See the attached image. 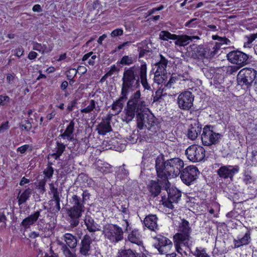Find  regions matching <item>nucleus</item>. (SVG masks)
I'll return each mask as SVG.
<instances>
[{
    "instance_id": "17",
    "label": "nucleus",
    "mask_w": 257,
    "mask_h": 257,
    "mask_svg": "<svg viewBox=\"0 0 257 257\" xmlns=\"http://www.w3.org/2000/svg\"><path fill=\"white\" fill-rule=\"evenodd\" d=\"M239 167L237 166H224L217 171L218 175L224 179L228 178L232 179L233 176L238 172Z\"/></svg>"
},
{
    "instance_id": "30",
    "label": "nucleus",
    "mask_w": 257,
    "mask_h": 257,
    "mask_svg": "<svg viewBox=\"0 0 257 257\" xmlns=\"http://www.w3.org/2000/svg\"><path fill=\"white\" fill-rule=\"evenodd\" d=\"M95 166L97 170L101 173H106L110 171V166L101 160H98L95 163Z\"/></svg>"
},
{
    "instance_id": "49",
    "label": "nucleus",
    "mask_w": 257,
    "mask_h": 257,
    "mask_svg": "<svg viewBox=\"0 0 257 257\" xmlns=\"http://www.w3.org/2000/svg\"><path fill=\"white\" fill-rule=\"evenodd\" d=\"M10 101L9 96L6 95H0V105H7Z\"/></svg>"
},
{
    "instance_id": "54",
    "label": "nucleus",
    "mask_w": 257,
    "mask_h": 257,
    "mask_svg": "<svg viewBox=\"0 0 257 257\" xmlns=\"http://www.w3.org/2000/svg\"><path fill=\"white\" fill-rule=\"evenodd\" d=\"M123 31L122 29H116L113 30L110 33L111 37L114 38L117 36H120L123 35Z\"/></svg>"
},
{
    "instance_id": "44",
    "label": "nucleus",
    "mask_w": 257,
    "mask_h": 257,
    "mask_svg": "<svg viewBox=\"0 0 257 257\" xmlns=\"http://www.w3.org/2000/svg\"><path fill=\"white\" fill-rule=\"evenodd\" d=\"M99 135L105 137V138L108 139L109 137H112L114 134L112 130H96Z\"/></svg>"
},
{
    "instance_id": "31",
    "label": "nucleus",
    "mask_w": 257,
    "mask_h": 257,
    "mask_svg": "<svg viewBox=\"0 0 257 257\" xmlns=\"http://www.w3.org/2000/svg\"><path fill=\"white\" fill-rule=\"evenodd\" d=\"M136 61V58L132 57L131 56L124 55L122 56L121 59L116 63L117 65H131Z\"/></svg>"
},
{
    "instance_id": "56",
    "label": "nucleus",
    "mask_w": 257,
    "mask_h": 257,
    "mask_svg": "<svg viewBox=\"0 0 257 257\" xmlns=\"http://www.w3.org/2000/svg\"><path fill=\"white\" fill-rule=\"evenodd\" d=\"M240 66H231L228 67L227 70V73L229 74H233L234 73H236L237 70L240 68Z\"/></svg>"
},
{
    "instance_id": "23",
    "label": "nucleus",
    "mask_w": 257,
    "mask_h": 257,
    "mask_svg": "<svg viewBox=\"0 0 257 257\" xmlns=\"http://www.w3.org/2000/svg\"><path fill=\"white\" fill-rule=\"evenodd\" d=\"M127 239L132 243L139 246L143 245L142 235L138 229H135L129 233L127 236Z\"/></svg>"
},
{
    "instance_id": "63",
    "label": "nucleus",
    "mask_w": 257,
    "mask_h": 257,
    "mask_svg": "<svg viewBox=\"0 0 257 257\" xmlns=\"http://www.w3.org/2000/svg\"><path fill=\"white\" fill-rule=\"evenodd\" d=\"M151 51H152V50H150V49H148V50L144 49H141L140 53H139V58H140L143 57L145 56V55L147 54V53H149V52H151Z\"/></svg>"
},
{
    "instance_id": "45",
    "label": "nucleus",
    "mask_w": 257,
    "mask_h": 257,
    "mask_svg": "<svg viewBox=\"0 0 257 257\" xmlns=\"http://www.w3.org/2000/svg\"><path fill=\"white\" fill-rule=\"evenodd\" d=\"M60 136L64 139L71 140L73 137L72 130H64V132H61Z\"/></svg>"
},
{
    "instance_id": "18",
    "label": "nucleus",
    "mask_w": 257,
    "mask_h": 257,
    "mask_svg": "<svg viewBox=\"0 0 257 257\" xmlns=\"http://www.w3.org/2000/svg\"><path fill=\"white\" fill-rule=\"evenodd\" d=\"M251 233L250 231H247L243 235H238L233 239L234 248H238L243 245L249 244L251 241Z\"/></svg>"
},
{
    "instance_id": "28",
    "label": "nucleus",
    "mask_w": 257,
    "mask_h": 257,
    "mask_svg": "<svg viewBox=\"0 0 257 257\" xmlns=\"http://www.w3.org/2000/svg\"><path fill=\"white\" fill-rule=\"evenodd\" d=\"M84 221L87 229L90 232H95L99 230L98 225L94 223L93 219L90 216H85Z\"/></svg>"
},
{
    "instance_id": "20",
    "label": "nucleus",
    "mask_w": 257,
    "mask_h": 257,
    "mask_svg": "<svg viewBox=\"0 0 257 257\" xmlns=\"http://www.w3.org/2000/svg\"><path fill=\"white\" fill-rule=\"evenodd\" d=\"M144 223L151 230L155 231L158 229V218L156 215L150 214L147 216L144 219Z\"/></svg>"
},
{
    "instance_id": "38",
    "label": "nucleus",
    "mask_w": 257,
    "mask_h": 257,
    "mask_svg": "<svg viewBox=\"0 0 257 257\" xmlns=\"http://www.w3.org/2000/svg\"><path fill=\"white\" fill-rule=\"evenodd\" d=\"M117 257H137V256L132 249H127L119 250Z\"/></svg>"
},
{
    "instance_id": "64",
    "label": "nucleus",
    "mask_w": 257,
    "mask_h": 257,
    "mask_svg": "<svg viewBox=\"0 0 257 257\" xmlns=\"http://www.w3.org/2000/svg\"><path fill=\"white\" fill-rule=\"evenodd\" d=\"M247 40L252 43L257 38V33L256 34H252L248 36H246Z\"/></svg>"
},
{
    "instance_id": "58",
    "label": "nucleus",
    "mask_w": 257,
    "mask_h": 257,
    "mask_svg": "<svg viewBox=\"0 0 257 257\" xmlns=\"http://www.w3.org/2000/svg\"><path fill=\"white\" fill-rule=\"evenodd\" d=\"M119 71V69L116 67L115 65H113L111 66L110 69L106 73V75L111 76L114 72H118Z\"/></svg>"
},
{
    "instance_id": "29",
    "label": "nucleus",
    "mask_w": 257,
    "mask_h": 257,
    "mask_svg": "<svg viewBox=\"0 0 257 257\" xmlns=\"http://www.w3.org/2000/svg\"><path fill=\"white\" fill-rule=\"evenodd\" d=\"M224 78L223 75L217 73L214 76L213 80L210 82L211 85L214 86L220 91H223L224 87L222 85V84L224 82Z\"/></svg>"
},
{
    "instance_id": "3",
    "label": "nucleus",
    "mask_w": 257,
    "mask_h": 257,
    "mask_svg": "<svg viewBox=\"0 0 257 257\" xmlns=\"http://www.w3.org/2000/svg\"><path fill=\"white\" fill-rule=\"evenodd\" d=\"M191 229L188 221L182 220L179 224L178 232L174 236L175 246L178 253L187 255L192 245L190 233Z\"/></svg>"
},
{
    "instance_id": "10",
    "label": "nucleus",
    "mask_w": 257,
    "mask_h": 257,
    "mask_svg": "<svg viewBox=\"0 0 257 257\" xmlns=\"http://www.w3.org/2000/svg\"><path fill=\"white\" fill-rule=\"evenodd\" d=\"M226 57L231 63L235 64L240 67L249 63L248 55L240 51H232L227 54Z\"/></svg>"
},
{
    "instance_id": "52",
    "label": "nucleus",
    "mask_w": 257,
    "mask_h": 257,
    "mask_svg": "<svg viewBox=\"0 0 257 257\" xmlns=\"http://www.w3.org/2000/svg\"><path fill=\"white\" fill-rule=\"evenodd\" d=\"M12 52L14 53V55L17 56L18 58L21 57L24 55V49L22 46H20L16 49L12 50Z\"/></svg>"
},
{
    "instance_id": "37",
    "label": "nucleus",
    "mask_w": 257,
    "mask_h": 257,
    "mask_svg": "<svg viewBox=\"0 0 257 257\" xmlns=\"http://www.w3.org/2000/svg\"><path fill=\"white\" fill-rule=\"evenodd\" d=\"M33 49L44 53V52H49L51 51V49H48L46 45H42L41 44L37 42H34L33 43Z\"/></svg>"
},
{
    "instance_id": "57",
    "label": "nucleus",
    "mask_w": 257,
    "mask_h": 257,
    "mask_svg": "<svg viewBox=\"0 0 257 257\" xmlns=\"http://www.w3.org/2000/svg\"><path fill=\"white\" fill-rule=\"evenodd\" d=\"M191 128H202V125L198 119H194L190 124Z\"/></svg>"
},
{
    "instance_id": "16",
    "label": "nucleus",
    "mask_w": 257,
    "mask_h": 257,
    "mask_svg": "<svg viewBox=\"0 0 257 257\" xmlns=\"http://www.w3.org/2000/svg\"><path fill=\"white\" fill-rule=\"evenodd\" d=\"M144 130H134L130 135L126 137L127 143L135 144L137 143L139 140L140 142L143 140L146 141L149 140V137L148 136V133L146 131H143Z\"/></svg>"
},
{
    "instance_id": "48",
    "label": "nucleus",
    "mask_w": 257,
    "mask_h": 257,
    "mask_svg": "<svg viewBox=\"0 0 257 257\" xmlns=\"http://www.w3.org/2000/svg\"><path fill=\"white\" fill-rule=\"evenodd\" d=\"M177 79H180V80H187L188 78H185V76L184 75H178V76L172 75L171 76V78H170L168 83L167 85H168V84L171 85L172 83L175 82V81Z\"/></svg>"
},
{
    "instance_id": "19",
    "label": "nucleus",
    "mask_w": 257,
    "mask_h": 257,
    "mask_svg": "<svg viewBox=\"0 0 257 257\" xmlns=\"http://www.w3.org/2000/svg\"><path fill=\"white\" fill-rule=\"evenodd\" d=\"M92 243L91 237L88 235H85L82 239L80 243V253L83 255H88L90 250V244Z\"/></svg>"
},
{
    "instance_id": "5",
    "label": "nucleus",
    "mask_w": 257,
    "mask_h": 257,
    "mask_svg": "<svg viewBox=\"0 0 257 257\" xmlns=\"http://www.w3.org/2000/svg\"><path fill=\"white\" fill-rule=\"evenodd\" d=\"M72 206L68 209L67 214L70 218V223L71 226H77L79 222V218L85 211L83 201L80 197L76 195L72 196L70 201Z\"/></svg>"
},
{
    "instance_id": "50",
    "label": "nucleus",
    "mask_w": 257,
    "mask_h": 257,
    "mask_svg": "<svg viewBox=\"0 0 257 257\" xmlns=\"http://www.w3.org/2000/svg\"><path fill=\"white\" fill-rule=\"evenodd\" d=\"M63 252L65 257H76L75 253L71 252L66 245L64 244L62 247Z\"/></svg>"
},
{
    "instance_id": "2",
    "label": "nucleus",
    "mask_w": 257,
    "mask_h": 257,
    "mask_svg": "<svg viewBox=\"0 0 257 257\" xmlns=\"http://www.w3.org/2000/svg\"><path fill=\"white\" fill-rule=\"evenodd\" d=\"M183 161L178 158L164 162L162 155H159L156 160V169L158 177L166 180L169 176H178L184 167Z\"/></svg>"
},
{
    "instance_id": "8",
    "label": "nucleus",
    "mask_w": 257,
    "mask_h": 257,
    "mask_svg": "<svg viewBox=\"0 0 257 257\" xmlns=\"http://www.w3.org/2000/svg\"><path fill=\"white\" fill-rule=\"evenodd\" d=\"M185 154L190 161L193 162H198L204 159L205 151L203 147L193 145L186 149Z\"/></svg>"
},
{
    "instance_id": "60",
    "label": "nucleus",
    "mask_w": 257,
    "mask_h": 257,
    "mask_svg": "<svg viewBox=\"0 0 257 257\" xmlns=\"http://www.w3.org/2000/svg\"><path fill=\"white\" fill-rule=\"evenodd\" d=\"M29 148V145H25L19 147L17 149V151L20 152L21 154L25 153L26 151Z\"/></svg>"
},
{
    "instance_id": "27",
    "label": "nucleus",
    "mask_w": 257,
    "mask_h": 257,
    "mask_svg": "<svg viewBox=\"0 0 257 257\" xmlns=\"http://www.w3.org/2000/svg\"><path fill=\"white\" fill-rule=\"evenodd\" d=\"M63 239L66 244L71 248H74L77 244L76 237L71 233H66L64 234Z\"/></svg>"
},
{
    "instance_id": "46",
    "label": "nucleus",
    "mask_w": 257,
    "mask_h": 257,
    "mask_svg": "<svg viewBox=\"0 0 257 257\" xmlns=\"http://www.w3.org/2000/svg\"><path fill=\"white\" fill-rule=\"evenodd\" d=\"M212 39L213 40H218L219 42L217 43L222 45L223 44H227L228 43L230 42V41L226 37H221L218 35L212 36Z\"/></svg>"
},
{
    "instance_id": "21",
    "label": "nucleus",
    "mask_w": 257,
    "mask_h": 257,
    "mask_svg": "<svg viewBox=\"0 0 257 257\" xmlns=\"http://www.w3.org/2000/svg\"><path fill=\"white\" fill-rule=\"evenodd\" d=\"M121 96L114 101L111 105V109L114 111V115L118 114L121 112L123 107V102L127 98V94L121 92Z\"/></svg>"
},
{
    "instance_id": "32",
    "label": "nucleus",
    "mask_w": 257,
    "mask_h": 257,
    "mask_svg": "<svg viewBox=\"0 0 257 257\" xmlns=\"http://www.w3.org/2000/svg\"><path fill=\"white\" fill-rule=\"evenodd\" d=\"M178 37L176 39L175 44L176 45L180 46H185L189 43L191 41L190 36L187 35H178Z\"/></svg>"
},
{
    "instance_id": "42",
    "label": "nucleus",
    "mask_w": 257,
    "mask_h": 257,
    "mask_svg": "<svg viewBox=\"0 0 257 257\" xmlns=\"http://www.w3.org/2000/svg\"><path fill=\"white\" fill-rule=\"evenodd\" d=\"M166 94H163V90L161 89H158L156 92L155 94L153 95V102H161L163 100V96L165 95Z\"/></svg>"
},
{
    "instance_id": "39",
    "label": "nucleus",
    "mask_w": 257,
    "mask_h": 257,
    "mask_svg": "<svg viewBox=\"0 0 257 257\" xmlns=\"http://www.w3.org/2000/svg\"><path fill=\"white\" fill-rule=\"evenodd\" d=\"M215 117L216 118H219V120L220 121L219 122V123H221L222 122L223 123L225 124L228 122L229 117L226 113L224 114L222 111L219 110L216 113Z\"/></svg>"
},
{
    "instance_id": "25",
    "label": "nucleus",
    "mask_w": 257,
    "mask_h": 257,
    "mask_svg": "<svg viewBox=\"0 0 257 257\" xmlns=\"http://www.w3.org/2000/svg\"><path fill=\"white\" fill-rule=\"evenodd\" d=\"M32 192V189L30 188L20 190L17 196L19 205H21L25 203L29 199Z\"/></svg>"
},
{
    "instance_id": "47",
    "label": "nucleus",
    "mask_w": 257,
    "mask_h": 257,
    "mask_svg": "<svg viewBox=\"0 0 257 257\" xmlns=\"http://www.w3.org/2000/svg\"><path fill=\"white\" fill-rule=\"evenodd\" d=\"M156 65L158 66V69L155 72V80H156V78L160 75V73H164L167 67H165L162 64H159V62L157 63Z\"/></svg>"
},
{
    "instance_id": "6",
    "label": "nucleus",
    "mask_w": 257,
    "mask_h": 257,
    "mask_svg": "<svg viewBox=\"0 0 257 257\" xmlns=\"http://www.w3.org/2000/svg\"><path fill=\"white\" fill-rule=\"evenodd\" d=\"M103 234L110 242L116 243L123 238L122 229L115 224H107L103 227Z\"/></svg>"
},
{
    "instance_id": "12",
    "label": "nucleus",
    "mask_w": 257,
    "mask_h": 257,
    "mask_svg": "<svg viewBox=\"0 0 257 257\" xmlns=\"http://www.w3.org/2000/svg\"><path fill=\"white\" fill-rule=\"evenodd\" d=\"M194 98V95L191 92L185 91L182 92L177 99L179 107L183 110L190 109L193 106Z\"/></svg>"
},
{
    "instance_id": "40",
    "label": "nucleus",
    "mask_w": 257,
    "mask_h": 257,
    "mask_svg": "<svg viewBox=\"0 0 257 257\" xmlns=\"http://www.w3.org/2000/svg\"><path fill=\"white\" fill-rule=\"evenodd\" d=\"M96 102L94 100L90 101L89 104L85 108L80 110L81 112L88 113L91 112L94 108H95Z\"/></svg>"
},
{
    "instance_id": "62",
    "label": "nucleus",
    "mask_w": 257,
    "mask_h": 257,
    "mask_svg": "<svg viewBox=\"0 0 257 257\" xmlns=\"http://www.w3.org/2000/svg\"><path fill=\"white\" fill-rule=\"evenodd\" d=\"M160 60L159 64H162L165 67H167L168 61L161 54L160 55Z\"/></svg>"
},
{
    "instance_id": "26",
    "label": "nucleus",
    "mask_w": 257,
    "mask_h": 257,
    "mask_svg": "<svg viewBox=\"0 0 257 257\" xmlns=\"http://www.w3.org/2000/svg\"><path fill=\"white\" fill-rule=\"evenodd\" d=\"M147 64L144 63L141 65V69L140 71V81L145 89L149 90L150 86L148 83L147 79Z\"/></svg>"
},
{
    "instance_id": "22",
    "label": "nucleus",
    "mask_w": 257,
    "mask_h": 257,
    "mask_svg": "<svg viewBox=\"0 0 257 257\" xmlns=\"http://www.w3.org/2000/svg\"><path fill=\"white\" fill-rule=\"evenodd\" d=\"M49 185L50 189L49 193L53 195V198L51 201L54 202L57 211H59L60 209V199L58 189L54 186V185L52 183H50Z\"/></svg>"
},
{
    "instance_id": "53",
    "label": "nucleus",
    "mask_w": 257,
    "mask_h": 257,
    "mask_svg": "<svg viewBox=\"0 0 257 257\" xmlns=\"http://www.w3.org/2000/svg\"><path fill=\"white\" fill-rule=\"evenodd\" d=\"M53 169L51 166L47 167L44 171V174L45 176V178H50L53 174Z\"/></svg>"
},
{
    "instance_id": "13",
    "label": "nucleus",
    "mask_w": 257,
    "mask_h": 257,
    "mask_svg": "<svg viewBox=\"0 0 257 257\" xmlns=\"http://www.w3.org/2000/svg\"><path fill=\"white\" fill-rule=\"evenodd\" d=\"M168 194L167 199L163 198L162 204L165 206L170 209L174 207L173 203H176L181 197V192L176 188L171 187L167 190Z\"/></svg>"
},
{
    "instance_id": "59",
    "label": "nucleus",
    "mask_w": 257,
    "mask_h": 257,
    "mask_svg": "<svg viewBox=\"0 0 257 257\" xmlns=\"http://www.w3.org/2000/svg\"><path fill=\"white\" fill-rule=\"evenodd\" d=\"M6 217L3 213H0V222L2 224L1 227H5L6 225Z\"/></svg>"
},
{
    "instance_id": "1",
    "label": "nucleus",
    "mask_w": 257,
    "mask_h": 257,
    "mask_svg": "<svg viewBox=\"0 0 257 257\" xmlns=\"http://www.w3.org/2000/svg\"><path fill=\"white\" fill-rule=\"evenodd\" d=\"M141 95L140 91L138 90L131 96L124 109L125 115L122 120L128 123L134 118L136 114L137 127L139 128H142L144 126L148 128L155 126L160 127L158 119L153 114L142 113L146 103L142 100Z\"/></svg>"
},
{
    "instance_id": "14",
    "label": "nucleus",
    "mask_w": 257,
    "mask_h": 257,
    "mask_svg": "<svg viewBox=\"0 0 257 257\" xmlns=\"http://www.w3.org/2000/svg\"><path fill=\"white\" fill-rule=\"evenodd\" d=\"M221 137V134L214 132L213 130H203L201 140L204 145L209 146L217 144Z\"/></svg>"
},
{
    "instance_id": "33",
    "label": "nucleus",
    "mask_w": 257,
    "mask_h": 257,
    "mask_svg": "<svg viewBox=\"0 0 257 257\" xmlns=\"http://www.w3.org/2000/svg\"><path fill=\"white\" fill-rule=\"evenodd\" d=\"M65 146L62 144L57 143L56 153L50 154L49 158H53L55 160L57 159L63 153L65 150Z\"/></svg>"
},
{
    "instance_id": "61",
    "label": "nucleus",
    "mask_w": 257,
    "mask_h": 257,
    "mask_svg": "<svg viewBox=\"0 0 257 257\" xmlns=\"http://www.w3.org/2000/svg\"><path fill=\"white\" fill-rule=\"evenodd\" d=\"M77 103V100L76 99H74L73 100V101H72L71 102V104H69L68 106H67V110H68V111H71L73 108L75 106V105Z\"/></svg>"
},
{
    "instance_id": "43",
    "label": "nucleus",
    "mask_w": 257,
    "mask_h": 257,
    "mask_svg": "<svg viewBox=\"0 0 257 257\" xmlns=\"http://www.w3.org/2000/svg\"><path fill=\"white\" fill-rule=\"evenodd\" d=\"M199 133H200L199 130L198 131L196 130H187L186 134L188 139L194 140L197 138Z\"/></svg>"
},
{
    "instance_id": "9",
    "label": "nucleus",
    "mask_w": 257,
    "mask_h": 257,
    "mask_svg": "<svg viewBox=\"0 0 257 257\" xmlns=\"http://www.w3.org/2000/svg\"><path fill=\"white\" fill-rule=\"evenodd\" d=\"M193 52V56L198 59L211 58L215 55V51H212L209 46L193 44L190 46Z\"/></svg>"
},
{
    "instance_id": "4",
    "label": "nucleus",
    "mask_w": 257,
    "mask_h": 257,
    "mask_svg": "<svg viewBox=\"0 0 257 257\" xmlns=\"http://www.w3.org/2000/svg\"><path fill=\"white\" fill-rule=\"evenodd\" d=\"M140 69L141 66L136 65L124 69L121 92L128 94L130 91H134L140 87Z\"/></svg>"
},
{
    "instance_id": "41",
    "label": "nucleus",
    "mask_w": 257,
    "mask_h": 257,
    "mask_svg": "<svg viewBox=\"0 0 257 257\" xmlns=\"http://www.w3.org/2000/svg\"><path fill=\"white\" fill-rule=\"evenodd\" d=\"M195 257H209L204 248L196 247L193 253Z\"/></svg>"
},
{
    "instance_id": "55",
    "label": "nucleus",
    "mask_w": 257,
    "mask_h": 257,
    "mask_svg": "<svg viewBox=\"0 0 257 257\" xmlns=\"http://www.w3.org/2000/svg\"><path fill=\"white\" fill-rule=\"evenodd\" d=\"M109 143H111V144H109L106 149H112L113 148H115L116 145L118 144L117 139L116 138H112L109 141Z\"/></svg>"
},
{
    "instance_id": "51",
    "label": "nucleus",
    "mask_w": 257,
    "mask_h": 257,
    "mask_svg": "<svg viewBox=\"0 0 257 257\" xmlns=\"http://www.w3.org/2000/svg\"><path fill=\"white\" fill-rule=\"evenodd\" d=\"M113 114L108 113L107 116L105 117V118L103 119V121L104 123L106 125L103 128H111V126L110 124L109 121L110 120L112 115Z\"/></svg>"
},
{
    "instance_id": "36",
    "label": "nucleus",
    "mask_w": 257,
    "mask_h": 257,
    "mask_svg": "<svg viewBox=\"0 0 257 257\" xmlns=\"http://www.w3.org/2000/svg\"><path fill=\"white\" fill-rule=\"evenodd\" d=\"M202 72L207 79H212L216 72L214 67L206 66L202 69Z\"/></svg>"
},
{
    "instance_id": "35",
    "label": "nucleus",
    "mask_w": 257,
    "mask_h": 257,
    "mask_svg": "<svg viewBox=\"0 0 257 257\" xmlns=\"http://www.w3.org/2000/svg\"><path fill=\"white\" fill-rule=\"evenodd\" d=\"M149 188L150 192L154 196H157L160 193L161 187L159 184L155 181H152L150 183Z\"/></svg>"
},
{
    "instance_id": "11",
    "label": "nucleus",
    "mask_w": 257,
    "mask_h": 257,
    "mask_svg": "<svg viewBox=\"0 0 257 257\" xmlns=\"http://www.w3.org/2000/svg\"><path fill=\"white\" fill-rule=\"evenodd\" d=\"M199 174V171L197 167L189 166L182 171L180 178L183 183L189 185L197 179Z\"/></svg>"
},
{
    "instance_id": "7",
    "label": "nucleus",
    "mask_w": 257,
    "mask_h": 257,
    "mask_svg": "<svg viewBox=\"0 0 257 257\" xmlns=\"http://www.w3.org/2000/svg\"><path fill=\"white\" fill-rule=\"evenodd\" d=\"M257 74V71L251 68H244L241 69L237 75V81L241 86L245 85L250 87L254 81Z\"/></svg>"
},
{
    "instance_id": "15",
    "label": "nucleus",
    "mask_w": 257,
    "mask_h": 257,
    "mask_svg": "<svg viewBox=\"0 0 257 257\" xmlns=\"http://www.w3.org/2000/svg\"><path fill=\"white\" fill-rule=\"evenodd\" d=\"M155 239L158 242V244L155 245V247L161 254H167L173 248L172 241L164 236L158 235L156 236Z\"/></svg>"
},
{
    "instance_id": "24",
    "label": "nucleus",
    "mask_w": 257,
    "mask_h": 257,
    "mask_svg": "<svg viewBox=\"0 0 257 257\" xmlns=\"http://www.w3.org/2000/svg\"><path fill=\"white\" fill-rule=\"evenodd\" d=\"M40 211H36L34 213L31 214L25 218L22 222L21 225L25 228H28L31 225H33L38 219L40 216Z\"/></svg>"
},
{
    "instance_id": "34",
    "label": "nucleus",
    "mask_w": 257,
    "mask_h": 257,
    "mask_svg": "<svg viewBox=\"0 0 257 257\" xmlns=\"http://www.w3.org/2000/svg\"><path fill=\"white\" fill-rule=\"evenodd\" d=\"M178 37V35L172 34L167 31H162L159 35V38L164 41H168L169 39L175 40Z\"/></svg>"
}]
</instances>
